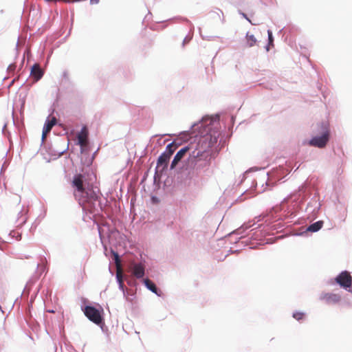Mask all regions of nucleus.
<instances>
[{
    "label": "nucleus",
    "instance_id": "412c9836",
    "mask_svg": "<svg viewBox=\"0 0 352 352\" xmlns=\"http://www.w3.org/2000/svg\"><path fill=\"white\" fill-rule=\"evenodd\" d=\"M16 68V65L14 64H10L8 68L9 72H13Z\"/></svg>",
    "mask_w": 352,
    "mask_h": 352
},
{
    "label": "nucleus",
    "instance_id": "1a4fd4ad",
    "mask_svg": "<svg viewBox=\"0 0 352 352\" xmlns=\"http://www.w3.org/2000/svg\"><path fill=\"white\" fill-rule=\"evenodd\" d=\"M88 130L86 126H83L81 131L78 133L77 135L78 144L81 147H85L87 145L88 143Z\"/></svg>",
    "mask_w": 352,
    "mask_h": 352
},
{
    "label": "nucleus",
    "instance_id": "aec40b11",
    "mask_svg": "<svg viewBox=\"0 0 352 352\" xmlns=\"http://www.w3.org/2000/svg\"><path fill=\"white\" fill-rule=\"evenodd\" d=\"M268 34V38H269V43L272 44L273 43V36H272V32L271 30L267 31Z\"/></svg>",
    "mask_w": 352,
    "mask_h": 352
},
{
    "label": "nucleus",
    "instance_id": "6ab92c4d",
    "mask_svg": "<svg viewBox=\"0 0 352 352\" xmlns=\"http://www.w3.org/2000/svg\"><path fill=\"white\" fill-rule=\"evenodd\" d=\"M304 316L305 314L302 312H296L293 314V317L297 320H302L304 318Z\"/></svg>",
    "mask_w": 352,
    "mask_h": 352
},
{
    "label": "nucleus",
    "instance_id": "f3484780",
    "mask_svg": "<svg viewBox=\"0 0 352 352\" xmlns=\"http://www.w3.org/2000/svg\"><path fill=\"white\" fill-rule=\"evenodd\" d=\"M116 278L118 282H121L123 280L122 267H116Z\"/></svg>",
    "mask_w": 352,
    "mask_h": 352
},
{
    "label": "nucleus",
    "instance_id": "4468645a",
    "mask_svg": "<svg viewBox=\"0 0 352 352\" xmlns=\"http://www.w3.org/2000/svg\"><path fill=\"white\" fill-rule=\"evenodd\" d=\"M177 148V144L174 142H171L170 144L167 145L166 151L163 153L166 154L167 156L170 157V156L174 153Z\"/></svg>",
    "mask_w": 352,
    "mask_h": 352
},
{
    "label": "nucleus",
    "instance_id": "b1692460",
    "mask_svg": "<svg viewBox=\"0 0 352 352\" xmlns=\"http://www.w3.org/2000/svg\"><path fill=\"white\" fill-rule=\"evenodd\" d=\"M243 16L245 19H247L248 20H249V19H248V17L246 16V15H245L244 13H243Z\"/></svg>",
    "mask_w": 352,
    "mask_h": 352
},
{
    "label": "nucleus",
    "instance_id": "9b49d317",
    "mask_svg": "<svg viewBox=\"0 0 352 352\" xmlns=\"http://www.w3.org/2000/svg\"><path fill=\"white\" fill-rule=\"evenodd\" d=\"M132 273L137 278H142L144 276V266L142 263L134 264Z\"/></svg>",
    "mask_w": 352,
    "mask_h": 352
},
{
    "label": "nucleus",
    "instance_id": "39448f33",
    "mask_svg": "<svg viewBox=\"0 0 352 352\" xmlns=\"http://www.w3.org/2000/svg\"><path fill=\"white\" fill-rule=\"evenodd\" d=\"M336 281L340 287L347 289L352 285V278L347 271L342 272L336 278Z\"/></svg>",
    "mask_w": 352,
    "mask_h": 352
},
{
    "label": "nucleus",
    "instance_id": "2eb2a0df",
    "mask_svg": "<svg viewBox=\"0 0 352 352\" xmlns=\"http://www.w3.org/2000/svg\"><path fill=\"white\" fill-rule=\"evenodd\" d=\"M144 283L146 287L149 290H151L153 293H155V294H157L158 296H160V294L157 293V287L155 286V285L151 280H149L148 278H146V279L144 280Z\"/></svg>",
    "mask_w": 352,
    "mask_h": 352
},
{
    "label": "nucleus",
    "instance_id": "0eeeda50",
    "mask_svg": "<svg viewBox=\"0 0 352 352\" xmlns=\"http://www.w3.org/2000/svg\"><path fill=\"white\" fill-rule=\"evenodd\" d=\"M189 153L188 145L181 148L175 155L173 160L171 162L170 168L173 169L179 162L184 157L186 153Z\"/></svg>",
    "mask_w": 352,
    "mask_h": 352
},
{
    "label": "nucleus",
    "instance_id": "f257e3e1",
    "mask_svg": "<svg viewBox=\"0 0 352 352\" xmlns=\"http://www.w3.org/2000/svg\"><path fill=\"white\" fill-rule=\"evenodd\" d=\"M218 137L217 132H210L188 144V164L191 168L201 170L210 166L212 147L217 144Z\"/></svg>",
    "mask_w": 352,
    "mask_h": 352
},
{
    "label": "nucleus",
    "instance_id": "f8f14e48",
    "mask_svg": "<svg viewBox=\"0 0 352 352\" xmlns=\"http://www.w3.org/2000/svg\"><path fill=\"white\" fill-rule=\"evenodd\" d=\"M30 74L36 81H38L42 78L43 75V72L41 69L39 65L34 64L32 67Z\"/></svg>",
    "mask_w": 352,
    "mask_h": 352
},
{
    "label": "nucleus",
    "instance_id": "20e7f679",
    "mask_svg": "<svg viewBox=\"0 0 352 352\" xmlns=\"http://www.w3.org/2000/svg\"><path fill=\"white\" fill-rule=\"evenodd\" d=\"M329 140V131L325 129L321 136H315L309 141V145L318 147L324 148Z\"/></svg>",
    "mask_w": 352,
    "mask_h": 352
},
{
    "label": "nucleus",
    "instance_id": "5701e85b",
    "mask_svg": "<svg viewBox=\"0 0 352 352\" xmlns=\"http://www.w3.org/2000/svg\"><path fill=\"white\" fill-rule=\"evenodd\" d=\"M188 40H187V38H186L184 39V44L186 42H188Z\"/></svg>",
    "mask_w": 352,
    "mask_h": 352
},
{
    "label": "nucleus",
    "instance_id": "6e6552de",
    "mask_svg": "<svg viewBox=\"0 0 352 352\" xmlns=\"http://www.w3.org/2000/svg\"><path fill=\"white\" fill-rule=\"evenodd\" d=\"M321 299L328 304H335L340 302L341 297L337 294L325 293L321 296Z\"/></svg>",
    "mask_w": 352,
    "mask_h": 352
},
{
    "label": "nucleus",
    "instance_id": "f03ea898",
    "mask_svg": "<svg viewBox=\"0 0 352 352\" xmlns=\"http://www.w3.org/2000/svg\"><path fill=\"white\" fill-rule=\"evenodd\" d=\"M85 176L83 174H76L72 180V186L74 188V196L78 204L85 206V204L91 201H96L99 196L89 188L85 186Z\"/></svg>",
    "mask_w": 352,
    "mask_h": 352
},
{
    "label": "nucleus",
    "instance_id": "9d476101",
    "mask_svg": "<svg viewBox=\"0 0 352 352\" xmlns=\"http://www.w3.org/2000/svg\"><path fill=\"white\" fill-rule=\"evenodd\" d=\"M56 118L52 117L50 120H47L43 129L42 138L45 139L48 133L50 132L52 127L56 124Z\"/></svg>",
    "mask_w": 352,
    "mask_h": 352
},
{
    "label": "nucleus",
    "instance_id": "ddd939ff",
    "mask_svg": "<svg viewBox=\"0 0 352 352\" xmlns=\"http://www.w3.org/2000/svg\"><path fill=\"white\" fill-rule=\"evenodd\" d=\"M322 226H323V221H316V222L311 224L307 228V230L309 232H317L319 230H320L322 228Z\"/></svg>",
    "mask_w": 352,
    "mask_h": 352
},
{
    "label": "nucleus",
    "instance_id": "423d86ee",
    "mask_svg": "<svg viewBox=\"0 0 352 352\" xmlns=\"http://www.w3.org/2000/svg\"><path fill=\"white\" fill-rule=\"evenodd\" d=\"M170 158L166 154L162 153L157 160L156 172H163L167 168Z\"/></svg>",
    "mask_w": 352,
    "mask_h": 352
},
{
    "label": "nucleus",
    "instance_id": "4be33fe9",
    "mask_svg": "<svg viewBox=\"0 0 352 352\" xmlns=\"http://www.w3.org/2000/svg\"><path fill=\"white\" fill-rule=\"evenodd\" d=\"M118 284H119V287L122 289V290H124V283H123V280H121V282H118Z\"/></svg>",
    "mask_w": 352,
    "mask_h": 352
},
{
    "label": "nucleus",
    "instance_id": "dca6fc26",
    "mask_svg": "<svg viewBox=\"0 0 352 352\" xmlns=\"http://www.w3.org/2000/svg\"><path fill=\"white\" fill-rule=\"evenodd\" d=\"M246 38L248 44L250 47L254 46L256 43V39L253 34H250L248 33L246 35Z\"/></svg>",
    "mask_w": 352,
    "mask_h": 352
},
{
    "label": "nucleus",
    "instance_id": "7ed1b4c3",
    "mask_svg": "<svg viewBox=\"0 0 352 352\" xmlns=\"http://www.w3.org/2000/svg\"><path fill=\"white\" fill-rule=\"evenodd\" d=\"M84 313L85 315L95 324H99L102 321V318L99 310L92 306H86Z\"/></svg>",
    "mask_w": 352,
    "mask_h": 352
},
{
    "label": "nucleus",
    "instance_id": "a211bd4d",
    "mask_svg": "<svg viewBox=\"0 0 352 352\" xmlns=\"http://www.w3.org/2000/svg\"><path fill=\"white\" fill-rule=\"evenodd\" d=\"M112 254L113 256V259L115 261L116 266L120 267L121 263H120V256H119L118 254L114 251H112Z\"/></svg>",
    "mask_w": 352,
    "mask_h": 352
}]
</instances>
